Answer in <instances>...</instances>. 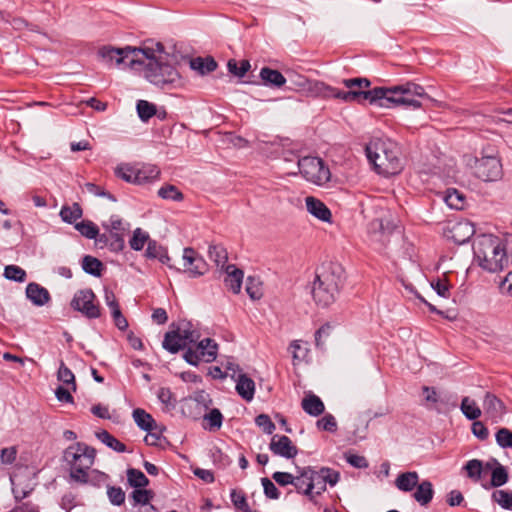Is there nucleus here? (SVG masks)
<instances>
[{"label":"nucleus","instance_id":"46","mask_svg":"<svg viewBox=\"0 0 512 512\" xmlns=\"http://www.w3.org/2000/svg\"><path fill=\"white\" fill-rule=\"evenodd\" d=\"M491 498L501 508L505 510H512V491L495 490L492 492Z\"/></svg>","mask_w":512,"mask_h":512},{"label":"nucleus","instance_id":"26","mask_svg":"<svg viewBox=\"0 0 512 512\" xmlns=\"http://www.w3.org/2000/svg\"><path fill=\"white\" fill-rule=\"evenodd\" d=\"M189 66L192 70L198 72L200 75L204 76L213 71H215L218 67V63L212 56L206 57H195L189 61Z\"/></svg>","mask_w":512,"mask_h":512},{"label":"nucleus","instance_id":"41","mask_svg":"<svg viewBox=\"0 0 512 512\" xmlns=\"http://www.w3.org/2000/svg\"><path fill=\"white\" fill-rule=\"evenodd\" d=\"M250 69L251 64L247 59H243L240 62L235 59H229L227 62L228 72L239 79L243 78Z\"/></svg>","mask_w":512,"mask_h":512},{"label":"nucleus","instance_id":"14","mask_svg":"<svg viewBox=\"0 0 512 512\" xmlns=\"http://www.w3.org/2000/svg\"><path fill=\"white\" fill-rule=\"evenodd\" d=\"M71 475V483L89 484L95 488H101L103 484L109 479V476L97 469L85 472V470L77 469Z\"/></svg>","mask_w":512,"mask_h":512},{"label":"nucleus","instance_id":"17","mask_svg":"<svg viewBox=\"0 0 512 512\" xmlns=\"http://www.w3.org/2000/svg\"><path fill=\"white\" fill-rule=\"evenodd\" d=\"M483 409L493 422H497L506 413L504 402L491 392L484 395Z\"/></svg>","mask_w":512,"mask_h":512},{"label":"nucleus","instance_id":"55","mask_svg":"<svg viewBox=\"0 0 512 512\" xmlns=\"http://www.w3.org/2000/svg\"><path fill=\"white\" fill-rule=\"evenodd\" d=\"M316 426L319 430L335 433L337 431V421L332 414H325L321 419L317 420Z\"/></svg>","mask_w":512,"mask_h":512},{"label":"nucleus","instance_id":"33","mask_svg":"<svg viewBox=\"0 0 512 512\" xmlns=\"http://www.w3.org/2000/svg\"><path fill=\"white\" fill-rule=\"evenodd\" d=\"M133 419L140 430L150 433L156 426V421L142 408H136L132 412Z\"/></svg>","mask_w":512,"mask_h":512},{"label":"nucleus","instance_id":"22","mask_svg":"<svg viewBox=\"0 0 512 512\" xmlns=\"http://www.w3.org/2000/svg\"><path fill=\"white\" fill-rule=\"evenodd\" d=\"M114 173L117 178L127 183H132L136 185L145 184V177H141L143 173H140V170H137L128 164L118 165L115 168Z\"/></svg>","mask_w":512,"mask_h":512},{"label":"nucleus","instance_id":"2","mask_svg":"<svg viewBox=\"0 0 512 512\" xmlns=\"http://www.w3.org/2000/svg\"><path fill=\"white\" fill-rule=\"evenodd\" d=\"M345 280V270L339 263L329 262L317 268L311 289L315 303L323 308L333 304L344 287Z\"/></svg>","mask_w":512,"mask_h":512},{"label":"nucleus","instance_id":"21","mask_svg":"<svg viewBox=\"0 0 512 512\" xmlns=\"http://www.w3.org/2000/svg\"><path fill=\"white\" fill-rule=\"evenodd\" d=\"M474 233V227L469 222H458L452 227L448 237L455 244L463 245L469 242Z\"/></svg>","mask_w":512,"mask_h":512},{"label":"nucleus","instance_id":"8","mask_svg":"<svg viewBox=\"0 0 512 512\" xmlns=\"http://www.w3.org/2000/svg\"><path fill=\"white\" fill-rule=\"evenodd\" d=\"M301 175L317 186H323L331 179V172L324 160L317 156H305L298 160Z\"/></svg>","mask_w":512,"mask_h":512},{"label":"nucleus","instance_id":"10","mask_svg":"<svg viewBox=\"0 0 512 512\" xmlns=\"http://www.w3.org/2000/svg\"><path fill=\"white\" fill-rule=\"evenodd\" d=\"M474 175L484 182H494L503 175L499 157H476L473 166Z\"/></svg>","mask_w":512,"mask_h":512},{"label":"nucleus","instance_id":"1","mask_svg":"<svg viewBox=\"0 0 512 512\" xmlns=\"http://www.w3.org/2000/svg\"><path fill=\"white\" fill-rule=\"evenodd\" d=\"M433 99L420 84L406 81L391 87H374L368 90L367 102L381 108H397L403 106L417 110L422 108L421 100Z\"/></svg>","mask_w":512,"mask_h":512},{"label":"nucleus","instance_id":"40","mask_svg":"<svg viewBox=\"0 0 512 512\" xmlns=\"http://www.w3.org/2000/svg\"><path fill=\"white\" fill-rule=\"evenodd\" d=\"M460 410L463 415L470 421H476L481 416V409L474 400L464 397L461 401Z\"/></svg>","mask_w":512,"mask_h":512},{"label":"nucleus","instance_id":"16","mask_svg":"<svg viewBox=\"0 0 512 512\" xmlns=\"http://www.w3.org/2000/svg\"><path fill=\"white\" fill-rule=\"evenodd\" d=\"M259 77L261 79L260 84L270 88H281L287 82L285 76L280 71L267 66L261 68ZM242 83L259 84V82L253 80L242 81Z\"/></svg>","mask_w":512,"mask_h":512},{"label":"nucleus","instance_id":"58","mask_svg":"<svg viewBox=\"0 0 512 512\" xmlns=\"http://www.w3.org/2000/svg\"><path fill=\"white\" fill-rule=\"evenodd\" d=\"M261 484L263 486L264 495L268 499L277 500L281 493L275 484L267 477L261 478Z\"/></svg>","mask_w":512,"mask_h":512},{"label":"nucleus","instance_id":"15","mask_svg":"<svg viewBox=\"0 0 512 512\" xmlns=\"http://www.w3.org/2000/svg\"><path fill=\"white\" fill-rule=\"evenodd\" d=\"M97 55L109 65L115 62L116 66H120L126 64L125 59L129 58L131 55V46L116 48L110 45H104L98 49Z\"/></svg>","mask_w":512,"mask_h":512},{"label":"nucleus","instance_id":"25","mask_svg":"<svg viewBox=\"0 0 512 512\" xmlns=\"http://www.w3.org/2000/svg\"><path fill=\"white\" fill-rule=\"evenodd\" d=\"M236 392L247 402L254 398L255 382L244 373H240L236 380Z\"/></svg>","mask_w":512,"mask_h":512},{"label":"nucleus","instance_id":"4","mask_svg":"<svg viewBox=\"0 0 512 512\" xmlns=\"http://www.w3.org/2000/svg\"><path fill=\"white\" fill-rule=\"evenodd\" d=\"M368 161L373 165L375 172L384 177H390L399 174L402 169V162L399 158V150L393 144L384 142L370 144L365 148Z\"/></svg>","mask_w":512,"mask_h":512},{"label":"nucleus","instance_id":"36","mask_svg":"<svg viewBox=\"0 0 512 512\" xmlns=\"http://www.w3.org/2000/svg\"><path fill=\"white\" fill-rule=\"evenodd\" d=\"M83 271L91 276L100 277L104 269V264L96 257L85 255L81 261Z\"/></svg>","mask_w":512,"mask_h":512},{"label":"nucleus","instance_id":"52","mask_svg":"<svg viewBox=\"0 0 512 512\" xmlns=\"http://www.w3.org/2000/svg\"><path fill=\"white\" fill-rule=\"evenodd\" d=\"M107 496L113 506H121L125 502V492L120 486L107 485Z\"/></svg>","mask_w":512,"mask_h":512},{"label":"nucleus","instance_id":"13","mask_svg":"<svg viewBox=\"0 0 512 512\" xmlns=\"http://www.w3.org/2000/svg\"><path fill=\"white\" fill-rule=\"evenodd\" d=\"M269 449L274 455L286 459H293L298 454V449L286 435H274L269 443Z\"/></svg>","mask_w":512,"mask_h":512},{"label":"nucleus","instance_id":"11","mask_svg":"<svg viewBox=\"0 0 512 512\" xmlns=\"http://www.w3.org/2000/svg\"><path fill=\"white\" fill-rule=\"evenodd\" d=\"M183 273L190 278H199L209 270V265L205 259L192 247H186L183 250Z\"/></svg>","mask_w":512,"mask_h":512},{"label":"nucleus","instance_id":"31","mask_svg":"<svg viewBox=\"0 0 512 512\" xmlns=\"http://www.w3.org/2000/svg\"><path fill=\"white\" fill-rule=\"evenodd\" d=\"M419 482V475L416 471L400 473L396 480V487L402 492H411Z\"/></svg>","mask_w":512,"mask_h":512},{"label":"nucleus","instance_id":"3","mask_svg":"<svg viewBox=\"0 0 512 512\" xmlns=\"http://www.w3.org/2000/svg\"><path fill=\"white\" fill-rule=\"evenodd\" d=\"M472 248L474 259L483 270L497 273L508 268V260L503 253V236L481 234L475 239Z\"/></svg>","mask_w":512,"mask_h":512},{"label":"nucleus","instance_id":"7","mask_svg":"<svg viewBox=\"0 0 512 512\" xmlns=\"http://www.w3.org/2000/svg\"><path fill=\"white\" fill-rule=\"evenodd\" d=\"M95 458L96 449L84 442H76L67 447L63 451V460L69 466L68 482L71 483V475L75 473V470L80 468L85 470V472L90 471L94 465Z\"/></svg>","mask_w":512,"mask_h":512},{"label":"nucleus","instance_id":"53","mask_svg":"<svg viewBox=\"0 0 512 512\" xmlns=\"http://www.w3.org/2000/svg\"><path fill=\"white\" fill-rule=\"evenodd\" d=\"M57 379L66 385H72V389L76 390L75 376L63 361L60 362Z\"/></svg>","mask_w":512,"mask_h":512},{"label":"nucleus","instance_id":"61","mask_svg":"<svg viewBox=\"0 0 512 512\" xmlns=\"http://www.w3.org/2000/svg\"><path fill=\"white\" fill-rule=\"evenodd\" d=\"M300 474H298L297 477H294L289 472H281L276 471L272 474V479L279 485V486H287L289 484L292 485L294 483V480L300 479Z\"/></svg>","mask_w":512,"mask_h":512},{"label":"nucleus","instance_id":"64","mask_svg":"<svg viewBox=\"0 0 512 512\" xmlns=\"http://www.w3.org/2000/svg\"><path fill=\"white\" fill-rule=\"evenodd\" d=\"M345 459L347 463L354 468L363 469L369 466L367 459L364 456L358 454H346Z\"/></svg>","mask_w":512,"mask_h":512},{"label":"nucleus","instance_id":"9","mask_svg":"<svg viewBox=\"0 0 512 512\" xmlns=\"http://www.w3.org/2000/svg\"><path fill=\"white\" fill-rule=\"evenodd\" d=\"M96 295L92 289L86 288L77 291L72 300L71 307L82 313L88 319H97L101 316L100 306L95 304Z\"/></svg>","mask_w":512,"mask_h":512},{"label":"nucleus","instance_id":"60","mask_svg":"<svg viewBox=\"0 0 512 512\" xmlns=\"http://www.w3.org/2000/svg\"><path fill=\"white\" fill-rule=\"evenodd\" d=\"M255 424L263 430L265 434L271 435L275 430V424L267 414H259L255 417Z\"/></svg>","mask_w":512,"mask_h":512},{"label":"nucleus","instance_id":"49","mask_svg":"<svg viewBox=\"0 0 512 512\" xmlns=\"http://www.w3.org/2000/svg\"><path fill=\"white\" fill-rule=\"evenodd\" d=\"M464 469L467 472V476L474 480L475 482L479 481L482 478L483 463L481 460H469L465 464Z\"/></svg>","mask_w":512,"mask_h":512},{"label":"nucleus","instance_id":"37","mask_svg":"<svg viewBox=\"0 0 512 512\" xmlns=\"http://www.w3.org/2000/svg\"><path fill=\"white\" fill-rule=\"evenodd\" d=\"M444 201L449 208L462 210L465 205V196L455 188H448L445 192Z\"/></svg>","mask_w":512,"mask_h":512},{"label":"nucleus","instance_id":"48","mask_svg":"<svg viewBox=\"0 0 512 512\" xmlns=\"http://www.w3.org/2000/svg\"><path fill=\"white\" fill-rule=\"evenodd\" d=\"M109 233V239H110V245H109V251L113 253H120L125 248V233L123 232H117L113 230H105Z\"/></svg>","mask_w":512,"mask_h":512},{"label":"nucleus","instance_id":"57","mask_svg":"<svg viewBox=\"0 0 512 512\" xmlns=\"http://www.w3.org/2000/svg\"><path fill=\"white\" fill-rule=\"evenodd\" d=\"M85 188L86 190L97 196V197H104V198H107L108 200H110L111 202H116L117 201V198L115 197V195H113L112 193L106 191L104 188H102L101 186L95 184V183H92V182H86L85 183Z\"/></svg>","mask_w":512,"mask_h":512},{"label":"nucleus","instance_id":"35","mask_svg":"<svg viewBox=\"0 0 512 512\" xmlns=\"http://www.w3.org/2000/svg\"><path fill=\"white\" fill-rule=\"evenodd\" d=\"M59 215L63 222L75 226L76 221L83 215V209L79 203L74 202L72 205H63Z\"/></svg>","mask_w":512,"mask_h":512},{"label":"nucleus","instance_id":"18","mask_svg":"<svg viewBox=\"0 0 512 512\" xmlns=\"http://www.w3.org/2000/svg\"><path fill=\"white\" fill-rule=\"evenodd\" d=\"M26 297L34 306L41 307L51 301L49 291L36 282H30L25 289Z\"/></svg>","mask_w":512,"mask_h":512},{"label":"nucleus","instance_id":"59","mask_svg":"<svg viewBox=\"0 0 512 512\" xmlns=\"http://www.w3.org/2000/svg\"><path fill=\"white\" fill-rule=\"evenodd\" d=\"M157 398L166 407L175 408V406H176V399H175L171 389L168 387L159 388V390L157 392Z\"/></svg>","mask_w":512,"mask_h":512},{"label":"nucleus","instance_id":"12","mask_svg":"<svg viewBox=\"0 0 512 512\" xmlns=\"http://www.w3.org/2000/svg\"><path fill=\"white\" fill-rule=\"evenodd\" d=\"M296 468L298 474H300V477L307 480L306 488L303 490V494L310 500L314 498L313 489L315 487L318 488V491L316 492L317 495H320L322 492L326 491V483L323 475L321 474V470L317 471L312 466H297Z\"/></svg>","mask_w":512,"mask_h":512},{"label":"nucleus","instance_id":"43","mask_svg":"<svg viewBox=\"0 0 512 512\" xmlns=\"http://www.w3.org/2000/svg\"><path fill=\"white\" fill-rule=\"evenodd\" d=\"M150 240L149 234L138 227L133 231V235L129 240V245L132 250L141 251L144 248L145 243L148 244Z\"/></svg>","mask_w":512,"mask_h":512},{"label":"nucleus","instance_id":"56","mask_svg":"<svg viewBox=\"0 0 512 512\" xmlns=\"http://www.w3.org/2000/svg\"><path fill=\"white\" fill-rule=\"evenodd\" d=\"M231 502L233 503L234 507L242 512L249 511V504L247 502V498L245 493L243 492H237L235 489L231 490L230 493Z\"/></svg>","mask_w":512,"mask_h":512},{"label":"nucleus","instance_id":"27","mask_svg":"<svg viewBox=\"0 0 512 512\" xmlns=\"http://www.w3.org/2000/svg\"><path fill=\"white\" fill-rule=\"evenodd\" d=\"M301 407L305 413L312 417H318L325 411L323 401L315 394L306 395L301 402Z\"/></svg>","mask_w":512,"mask_h":512},{"label":"nucleus","instance_id":"51","mask_svg":"<svg viewBox=\"0 0 512 512\" xmlns=\"http://www.w3.org/2000/svg\"><path fill=\"white\" fill-rule=\"evenodd\" d=\"M129 496L133 500L134 505H147L153 498L154 493L152 490L140 488L134 489Z\"/></svg>","mask_w":512,"mask_h":512},{"label":"nucleus","instance_id":"63","mask_svg":"<svg viewBox=\"0 0 512 512\" xmlns=\"http://www.w3.org/2000/svg\"><path fill=\"white\" fill-rule=\"evenodd\" d=\"M320 470L326 485L329 484L331 487H333L338 483L340 479V473L338 471L329 467H321Z\"/></svg>","mask_w":512,"mask_h":512},{"label":"nucleus","instance_id":"28","mask_svg":"<svg viewBox=\"0 0 512 512\" xmlns=\"http://www.w3.org/2000/svg\"><path fill=\"white\" fill-rule=\"evenodd\" d=\"M491 462L496 465L495 468L492 469L491 472V481L490 484H482L484 489H489L490 487H500L505 485L509 480L508 471L505 466L501 465L497 459L492 458Z\"/></svg>","mask_w":512,"mask_h":512},{"label":"nucleus","instance_id":"47","mask_svg":"<svg viewBox=\"0 0 512 512\" xmlns=\"http://www.w3.org/2000/svg\"><path fill=\"white\" fill-rule=\"evenodd\" d=\"M3 276L10 281L23 283L26 280V271L17 265H7L4 268Z\"/></svg>","mask_w":512,"mask_h":512},{"label":"nucleus","instance_id":"24","mask_svg":"<svg viewBox=\"0 0 512 512\" xmlns=\"http://www.w3.org/2000/svg\"><path fill=\"white\" fill-rule=\"evenodd\" d=\"M162 347L171 354H176L185 348V342L181 338V331L178 327L165 333Z\"/></svg>","mask_w":512,"mask_h":512},{"label":"nucleus","instance_id":"44","mask_svg":"<svg viewBox=\"0 0 512 512\" xmlns=\"http://www.w3.org/2000/svg\"><path fill=\"white\" fill-rule=\"evenodd\" d=\"M74 228L85 238L91 240L98 236V226L91 220H83L75 223Z\"/></svg>","mask_w":512,"mask_h":512},{"label":"nucleus","instance_id":"20","mask_svg":"<svg viewBox=\"0 0 512 512\" xmlns=\"http://www.w3.org/2000/svg\"><path fill=\"white\" fill-rule=\"evenodd\" d=\"M307 211L320 221L330 223L332 214L330 209L319 199L308 196L305 199Z\"/></svg>","mask_w":512,"mask_h":512},{"label":"nucleus","instance_id":"29","mask_svg":"<svg viewBox=\"0 0 512 512\" xmlns=\"http://www.w3.org/2000/svg\"><path fill=\"white\" fill-rule=\"evenodd\" d=\"M224 416L218 408H211L203 415L202 427L206 431L215 432L221 429Z\"/></svg>","mask_w":512,"mask_h":512},{"label":"nucleus","instance_id":"50","mask_svg":"<svg viewBox=\"0 0 512 512\" xmlns=\"http://www.w3.org/2000/svg\"><path fill=\"white\" fill-rule=\"evenodd\" d=\"M101 226L104 230H113L125 233L129 228V223H124L120 216L113 214L110 216L109 221L102 222Z\"/></svg>","mask_w":512,"mask_h":512},{"label":"nucleus","instance_id":"42","mask_svg":"<svg viewBox=\"0 0 512 512\" xmlns=\"http://www.w3.org/2000/svg\"><path fill=\"white\" fill-rule=\"evenodd\" d=\"M209 258L215 262L217 266H224L228 260L226 249L220 244H211L208 248Z\"/></svg>","mask_w":512,"mask_h":512},{"label":"nucleus","instance_id":"5","mask_svg":"<svg viewBox=\"0 0 512 512\" xmlns=\"http://www.w3.org/2000/svg\"><path fill=\"white\" fill-rule=\"evenodd\" d=\"M343 85L349 90L343 91L325 83L321 98L339 99L345 103H367L368 90L371 81L365 77H355L342 80Z\"/></svg>","mask_w":512,"mask_h":512},{"label":"nucleus","instance_id":"62","mask_svg":"<svg viewBox=\"0 0 512 512\" xmlns=\"http://www.w3.org/2000/svg\"><path fill=\"white\" fill-rule=\"evenodd\" d=\"M472 434L479 440L484 441L489 437V430L482 421H473L471 426Z\"/></svg>","mask_w":512,"mask_h":512},{"label":"nucleus","instance_id":"19","mask_svg":"<svg viewBox=\"0 0 512 512\" xmlns=\"http://www.w3.org/2000/svg\"><path fill=\"white\" fill-rule=\"evenodd\" d=\"M145 256L148 259H157L159 262L166 265L169 269H174L177 272L181 271L180 269L174 267L170 263L171 258L168 255L167 249L164 246L158 244V242L156 240H150L148 242V245H147V248L145 251Z\"/></svg>","mask_w":512,"mask_h":512},{"label":"nucleus","instance_id":"32","mask_svg":"<svg viewBox=\"0 0 512 512\" xmlns=\"http://www.w3.org/2000/svg\"><path fill=\"white\" fill-rule=\"evenodd\" d=\"M434 496L433 485L428 480H423L416 486V491L413 494L414 499L421 505L426 506L429 504Z\"/></svg>","mask_w":512,"mask_h":512},{"label":"nucleus","instance_id":"30","mask_svg":"<svg viewBox=\"0 0 512 512\" xmlns=\"http://www.w3.org/2000/svg\"><path fill=\"white\" fill-rule=\"evenodd\" d=\"M196 349L201 359L209 363L213 362L217 357L218 344L211 338H204L197 343Z\"/></svg>","mask_w":512,"mask_h":512},{"label":"nucleus","instance_id":"38","mask_svg":"<svg viewBox=\"0 0 512 512\" xmlns=\"http://www.w3.org/2000/svg\"><path fill=\"white\" fill-rule=\"evenodd\" d=\"M136 112L139 119L147 123L155 114H157V106L147 100H138L136 102Z\"/></svg>","mask_w":512,"mask_h":512},{"label":"nucleus","instance_id":"45","mask_svg":"<svg viewBox=\"0 0 512 512\" xmlns=\"http://www.w3.org/2000/svg\"><path fill=\"white\" fill-rule=\"evenodd\" d=\"M158 196L162 199L180 202L184 199L183 193L175 186L166 184L158 190Z\"/></svg>","mask_w":512,"mask_h":512},{"label":"nucleus","instance_id":"54","mask_svg":"<svg viewBox=\"0 0 512 512\" xmlns=\"http://www.w3.org/2000/svg\"><path fill=\"white\" fill-rule=\"evenodd\" d=\"M496 443L503 449L512 448V431L508 428H500L495 434Z\"/></svg>","mask_w":512,"mask_h":512},{"label":"nucleus","instance_id":"39","mask_svg":"<svg viewBox=\"0 0 512 512\" xmlns=\"http://www.w3.org/2000/svg\"><path fill=\"white\" fill-rule=\"evenodd\" d=\"M126 474L128 484L135 489L145 488L149 485V479L139 469L128 468Z\"/></svg>","mask_w":512,"mask_h":512},{"label":"nucleus","instance_id":"34","mask_svg":"<svg viewBox=\"0 0 512 512\" xmlns=\"http://www.w3.org/2000/svg\"><path fill=\"white\" fill-rule=\"evenodd\" d=\"M95 437L108 448L112 449L117 453H124L127 451L126 445L119 441L117 438H115L105 429H101L95 432Z\"/></svg>","mask_w":512,"mask_h":512},{"label":"nucleus","instance_id":"23","mask_svg":"<svg viewBox=\"0 0 512 512\" xmlns=\"http://www.w3.org/2000/svg\"><path fill=\"white\" fill-rule=\"evenodd\" d=\"M244 273L241 269L233 264L226 266V277L224 279L225 286L229 288L234 294L241 291Z\"/></svg>","mask_w":512,"mask_h":512},{"label":"nucleus","instance_id":"6","mask_svg":"<svg viewBox=\"0 0 512 512\" xmlns=\"http://www.w3.org/2000/svg\"><path fill=\"white\" fill-rule=\"evenodd\" d=\"M144 76L147 81L161 89H172L181 84L180 73L168 62V59L147 63Z\"/></svg>","mask_w":512,"mask_h":512}]
</instances>
